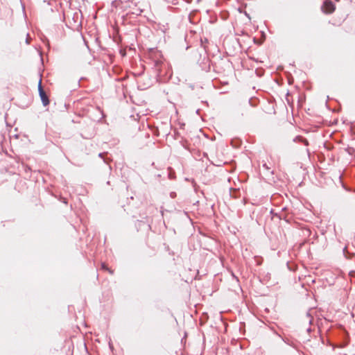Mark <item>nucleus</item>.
I'll return each mask as SVG.
<instances>
[{
    "mask_svg": "<svg viewBox=\"0 0 355 355\" xmlns=\"http://www.w3.org/2000/svg\"><path fill=\"white\" fill-rule=\"evenodd\" d=\"M170 196L172 198H174L175 196H176V193L175 192H171L170 193Z\"/></svg>",
    "mask_w": 355,
    "mask_h": 355,
    "instance_id": "6e6552de",
    "label": "nucleus"
},
{
    "mask_svg": "<svg viewBox=\"0 0 355 355\" xmlns=\"http://www.w3.org/2000/svg\"><path fill=\"white\" fill-rule=\"evenodd\" d=\"M282 340H284V342H285L286 343H288V340H286L284 338H282Z\"/></svg>",
    "mask_w": 355,
    "mask_h": 355,
    "instance_id": "ddd939ff",
    "label": "nucleus"
},
{
    "mask_svg": "<svg viewBox=\"0 0 355 355\" xmlns=\"http://www.w3.org/2000/svg\"><path fill=\"white\" fill-rule=\"evenodd\" d=\"M102 268L109 271V268L105 266L104 263H102Z\"/></svg>",
    "mask_w": 355,
    "mask_h": 355,
    "instance_id": "1a4fd4ad",
    "label": "nucleus"
},
{
    "mask_svg": "<svg viewBox=\"0 0 355 355\" xmlns=\"http://www.w3.org/2000/svg\"><path fill=\"white\" fill-rule=\"evenodd\" d=\"M116 31L112 26V41L119 44L118 38L114 36V34L116 33Z\"/></svg>",
    "mask_w": 355,
    "mask_h": 355,
    "instance_id": "20e7f679",
    "label": "nucleus"
},
{
    "mask_svg": "<svg viewBox=\"0 0 355 355\" xmlns=\"http://www.w3.org/2000/svg\"><path fill=\"white\" fill-rule=\"evenodd\" d=\"M323 12L325 13H331L335 10L334 3L330 0H325L322 7Z\"/></svg>",
    "mask_w": 355,
    "mask_h": 355,
    "instance_id": "f03ea898",
    "label": "nucleus"
},
{
    "mask_svg": "<svg viewBox=\"0 0 355 355\" xmlns=\"http://www.w3.org/2000/svg\"><path fill=\"white\" fill-rule=\"evenodd\" d=\"M119 51L122 56H124L125 55V53L123 50L120 49Z\"/></svg>",
    "mask_w": 355,
    "mask_h": 355,
    "instance_id": "9d476101",
    "label": "nucleus"
},
{
    "mask_svg": "<svg viewBox=\"0 0 355 355\" xmlns=\"http://www.w3.org/2000/svg\"><path fill=\"white\" fill-rule=\"evenodd\" d=\"M346 250H347V248H345L343 249V252H345Z\"/></svg>",
    "mask_w": 355,
    "mask_h": 355,
    "instance_id": "4468645a",
    "label": "nucleus"
},
{
    "mask_svg": "<svg viewBox=\"0 0 355 355\" xmlns=\"http://www.w3.org/2000/svg\"><path fill=\"white\" fill-rule=\"evenodd\" d=\"M301 142L303 143L305 146H308L309 145V141H307V139H304V137H303V139H302V141Z\"/></svg>",
    "mask_w": 355,
    "mask_h": 355,
    "instance_id": "423d86ee",
    "label": "nucleus"
},
{
    "mask_svg": "<svg viewBox=\"0 0 355 355\" xmlns=\"http://www.w3.org/2000/svg\"><path fill=\"white\" fill-rule=\"evenodd\" d=\"M149 58L152 61L155 71L157 75H160L162 72V65L163 64L161 52L157 49H152L149 53Z\"/></svg>",
    "mask_w": 355,
    "mask_h": 355,
    "instance_id": "f257e3e1",
    "label": "nucleus"
},
{
    "mask_svg": "<svg viewBox=\"0 0 355 355\" xmlns=\"http://www.w3.org/2000/svg\"><path fill=\"white\" fill-rule=\"evenodd\" d=\"M112 6H116V0L112 1Z\"/></svg>",
    "mask_w": 355,
    "mask_h": 355,
    "instance_id": "9b49d317",
    "label": "nucleus"
},
{
    "mask_svg": "<svg viewBox=\"0 0 355 355\" xmlns=\"http://www.w3.org/2000/svg\"><path fill=\"white\" fill-rule=\"evenodd\" d=\"M119 142V139H116L115 138L114 139L112 138V145H114V144H117Z\"/></svg>",
    "mask_w": 355,
    "mask_h": 355,
    "instance_id": "0eeeda50",
    "label": "nucleus"
},
{
    "mask_svg": "<svg viewBox=\"0 0 355 355\" xmlns=\"http://www.w3.org/2000/svg\"><path fill=\"white\" fill-rule=\"evenodd\" d=\"M38 89H39L40 96L41 98L43 105L44 106L48 105L49 104V98L42 87L41 80H40V83H39Z\"/></svg>",
    "mask_w": 355,
    "mask_h": 355,
    "instance_id": "7ed1b4c3",
    "label": "nucleus"
},
{
    "mask_svg": "<svg viewBox=\"0 0 355 355\" xmlns=\"http://www.w3.org/2000/svg\"><path fill=\"white\" fill-rule=\"evenodd\" d=\"M263 167H264L266 169H269V167L266 165V164H263Z\"/></svg>",
    "mask_w": 355,
    "mask_h": 355,
    "instance_id": "f8f14e48",
    "label": "nucleus"
},
{
    "mask_svg": "<svg viewBox=\"0 0 355 355\" xmlns=\"http://www.w3.org/2000/svg\"><path fill=\"white\" fill-rule=\"evenodd\" d=\"M303 139V137H301V136H297L295 137V139H293V141L295 142H301Z\"/></svg>",
    "mask_w": 355,
    "mask_h": 355,
    "instance_id": "39448f33",
    "label": "nucleus"
}]
</instances>
